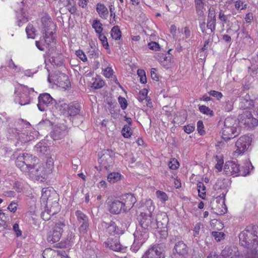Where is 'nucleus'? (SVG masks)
<instances>
[{
    "mask_svg": "<svg viewBox=\"0 0 258 258\" xmlns=\"http://www.w3.org/2000/svg\"><path fill=\"white\" fill-rule=\"evenodd\" d=\"M45 211L42 213L41 217L43 220L47 221L50 219V216H53L58 213L60 210L59 203L56 201H51L50 203L43 205Z\"/></svg>",
    "mask_w": 258,
    "mask_h": 258,
    "instance_id": "obj_9",
    "label": "nucleus"
},
{
    "mask_svg": "<svg viewBox=\"0 0 258 258\" xmlns=\"http://www.w3.org/2000/svg\"><path fill=\"white\" fill-rule=\"evenodd\" d=\"M58 250H53L51 248H46L43 252V258H56Z\"/></svg>",
    "mask_w": 258,
    "mask_h": 258,
    "instance_id": "obj_31",
    "label": "nucleus"
},
{
    "mask_svg": "<svg viewBox=\"0 0 258 258\" xmlns=\"http://www.w3.org/2000/svg\"><path fill=\"white\" fill-rule=\"evenodd\" d=\"M147 93L148 92L147 90H142L139 92L137 98L139 101L142 102L145 100L146 101L148 102L146 104L148 106H150V105L151 104V102H150L149 101V99H148L147 97Z\"/></svg>",
    "mask_w": 258,
    "mask_h": 258,
    "instance_id": "obj_35",
    "label": "nucleus"
},
{
    "mask_svg": "<svg viewBox=\"0 0 258 258\" xmlns=\"http://www.w3.org/2000/svg\"><path fill=\"white\" fill-rule=\"evenodd\" d=\"M135 241L139 245H143L149 237L148 233L146 230L137 231L134 233Z\"/></svg>",
    "mask_w": 258,
    "mask_h": 258,
    "instance_id": "obj_20",
    "label": "nucleus"
},
{
    "mask_svg": "<svg viewBox=\"0 0 258 258\" xmlns=\"http://www.w3.org/2000/svg\"><path fill=\"white\" fill-rule=\"evenodd\" d=\"M36 160V157H33L29 154H20L16 159V165L22 171L29 174L31 170L33 169Z\"/></svg>",
    "mask_w": 258,
    "mask_h": 258,
    "instance_id": "obj_3",
    "label": "nucleus"
},
{
    "mask_svg": "<svg viewBox=\"0 0 258 258\" xmlns=\"http://www.w3.org/2000/svg\"><path fill=\"white\" fill-rule=\"evenodd\" d=\"M251 139L248 136L240 137L235 143V150L233 152V155L238 156L244 153L250 145Z\"/></svg>",
    "mask_w": 258,
    "mask_h": 258,
    "instance_id": "obj_7",
    "label": "nucleus"
},
{
    "mask_svg": "<svg viewBox=\"0 0 258 258\" xmlns=\"http://www.w3.org/2000/svg\"><path fill=\"white\" fill-rule=\"evenodd\" d=\"M38 103L37 106L41 111H46L50 106L55 103V100L53 99L48 93H42L38 97Z\"/></svg>",
    "mask_w": 258,
    "mask_h": 258,
    "instance_id": "obj_10",
    "label": "nucleus"
},
{
    "mask_svg": "<svg viewBox=\"0 0 258 258\" xmlns=\"http://www.w3.org/2000/svg\"><path fill=\"white\" fill-rule=\"evenodd\" d=\"M145 211H147L148 214H152V212L154 211L155 206L153 204L152 200L149 199L146 201L144 205L143 206Z\"/></svg>",
    "mask_w": 258,
    "mask_h": 258,
    "instance_id": "obj_36",
    "label": "nucleus"
},
{
    "mask_svg": "<svg viewBox=\"0 0 258 258\" xmlns=\"http://www.w3.org/2000/svg\"><path fill=\"white\" fill-rule=\"evenodd\" d=\"M199 110L202 113L205 114L212 115L213 114V111L211 110L209 107L205 105L200 106Z\"/></svg>",
    "mask_w": 258,
    "mask_h": 258,
    "instance_id": "obj_51",
    "label": "nucleus"
},
{
    "mask_svg": "<svg viewBox=\"0 0 258 258\" xmlns=\"http://www.w3.org/2000/svg\"><path fill=\"white\" fill-rule=\"evenodd\" d=\"M107 231L110 234H115L118 233L117 231V227L115 223L113 222H111L109 225L107 227Z\"/></svg>",
    "mask_w": 258,
    "mask_h": 258,
    "instance_id": "obj_43",
    "label": "nucleus"
},
{
    "mask_svg": "<svg viewBox=\"0 0 258 258\" xmlns=\"http://www.w3.org/2000/svg\"><path fill=\"white\" fill-rule=\"evenodd\" d=\"M98 38L101 41L102 46L106 49L109 48V44L108 43L107 37L102 33L98 34Z\"/></svg>",
    "mask_w": 258,
    "mask_h": 258,
    "instance_id": "obj_44",
    "label": "nucleus"
},
{
    "mask_svg": "<svg viewBox=\"0 0 258 258\" xmlns=\"http://www.w3.org/2000/svg\"><path fill=\"white\" fill-rule=\"evenodd\" d=\"M75 215L77 222L80 225L79 230L81 239L83 238L85 240L88 239L90 234L88 232L89 224L88 216L80 210H77Z\"/></svg>",
    "mask_w": 258,
    "mask_h": 258,
    "instance_id": "obj_4",
    "label": "nucleus"
},
{
    "mask_svg": "<svg viewBox=\"0 0 258 258\" xmlns=\"http://www.w3.org/2000/svg\"><path fill=\"white\" fill-rule=\"evenodd\" d=\"M224 172L225 174L229 176L233 175L245 176L249 173L248 169L246 171L243 167L240 169L239 166L234 161L226 162L224 167Z\"/></svg>",
    "mask_w": 258,
    "mask_h": 258,
    "instance_id": "obj_5",
    "label": "nucleus"
},
{
    "mask_svg": "<svg viewBox=\"0 0 258 258\" xmlns=\"http://www.w3.org/2000/svg\"><path fill=\"white\" fill-rule=\"evenodd\" d=\"M212 235L217 241H220L221 239H224L225 234L222 232L213 231L212 232Z\"/></svg>",
    "mask_w": 258,
    "mask_h": 258,
    "instance_id": "obj_50",
    "label": "nucleus"
},
{
    "mask_svg": "<svg viewBox=\"0 0 258 258\" xmlns=\"http://www.w3.org/2000/svg\"><path fill=\"white\" fill-rule=\"evenodd\" d=\"M203 228V225L200 223L196 224L194 229V236L198 237L200 234V231Z\"/></svg>",
    "mask_w": 258,
    "mask_h": 258,
    "instance_id": "obj_57",
    "label": "nucleus"
},
{
    "mask_svg": "<svg viewBox=\"0 0 258 258\" xmlns=\"http://www.w3.org/2000/svg\"><path fill=\"white\" fill-rule=\"evenodd\" d=\"M218 196L224 197L227 192V181L223 178H219L213 186Z\"/></svg>",
    "mask_w": 258,
    "mask_h": 258,
    "instance_id": "obj_17",
    "label": "nucleus"
},
{
    "mask_svg": "<svg viewBox=\"0 0 258 258\" xmlns=\"http://www.w3.org/2000/svg\"><path fill=\"white\" fill-rule=\"evenodd\" d=\"M96 11L101 18L106 19L108 15V11L107 8L104 4L101 3L97 4Z\"/></svg>",
    "mask_w": 258,
    "mask_h": 258,
    "instance_id": "obj_26",
    "label": "nucleus"
},
{
    "mask_svg": "<svg viewBox=\"0 0 258 258\" xmlns=\"http://www.w3.org/2000/svg\"><path fill=\"white\" fill-rule=\"evenodd\" d=\"M197 188L199 196L204 199L206 193V186L202 182H199L197 184Z\"/></svg>",
    "mask_w": 258,
    "mask_h": 258,
    "instance_id": "obj_39",
    "label": "nucleus"
},
{
    "mask_svg": "<svg viewBox=\"0 0 258 258\" xmlns=\"http://www.w3.org/2000/svg\"><path fill=\"white\" fill-rule=\"evenodd\" d=\"M232 4H234V11L236 12L237 10L240 12L241 10H245L247 8V5L244 4L243 2L240 0H231Z\"/></svg>",
    "mask_w": 258,
    "mask_h": 258,
    "instance_id": "obj_32",
    "label": "nucleus"
},
{
    "mask_svg": "<svg viewBox=\"0 0 258 258\" xmlns=\"http://www.w3.org/2000/svg\"><path fill=\"white\" fill-rule=\"evenodd\" d=\"M67 133V126L62 124L55 126L51 132V137L54 140H60L66 136Z\"/></svg>",
    "mask_w": 258,
    "mask_h": 258,
    "instance_id": "obj_16",
    "label": "nucleus"
},
{
    "mask_svg": "<svg viewBox=\"0 0 258 258\" xmlns=\"http://www.w3.org/2000/svg\"><path fill=\"white\" fill-rule=\"evenodd\" d=\"M13 229L15 232L17 237H19L22 235V232L19 229L18 224L15 223L13 226Z\"/></svg>",
    "mask_w": 258,
    "mask_h": 258,
    "instance_id": "obj_62",
    "label": "nucleus"
},
{
    "mask_svg": "<svg viewBox=\"0 0 258 258\" xmlns=\"http://www.w3.org/2000/svg\"><path fill=\"white\" fill-rule=\"evenodd\" d=\"M142 258H164V254L159 245H154L145 252Z\"/></svg>",
    "mask_w": 258,
    "mask_h": 258,
    "instance_id": "obj_13",
    "label": "nucleus"
},
{
    "mask_svg": "<svg viewBox=\"0 0 258 258\" xmlns=\"http://www.w3.org/2000/svg\"><path fill=\"white\" fill-rule=\"evenodd\" d=\"M105 244L107 247L115 251H120L122 249V246L120 243L119 240L116 238L108 239L107 241L105 242Z\"/></svg>",
    "mask_w": 258,
    "mask_h": 258,
    "instance_id": "obj_21",
    "label": "nucleus"
},
{
    "mask_svg": "<svg viewBox=\"0 0 258 258\" xmlns=\"http://www.w3.org/2000/svg\"><path fill=\"white\" fill-rule=\"evenodd\" d=\"M238 121L235 118L227 117L225 119L224 127L222 128V138L226 141L238 136Z\"/></svg>",
    "mask_w": 258,
    "mask_h": 258,
    "instance_id": "obj_1",
    "label": "nucleus"
},
{
    "mask_svg": "<svg viewBox=\"0 0 258 258\" xmlns=\"http://www.w3.org/2000/svg\"><path fill=\"white\" fill-rule=\"evenodd\" d=\"M158 59L161 65L166 68H169L172 65L171 56H170L169 54L168 56H167L166 54H160L158 55Z\"/></svg>",
    "mask_w": 258,
    "mask_h": 258,
    "instance_id": "obj_24",
    "label": "nucleus"
},
{
    "mask_svg": "<svg viewBox=\"0 0 258 258\" xmlns=\"http://www.w3.org/2000/svg\"><path fill=\"white\" fill-rule=\"evenodd\" d=\"M8 209L10 212L15 213L17 209V203L14 202H11L9 205Z\"/></svg>",
    "mask_w": 258,
    "mask_h": 258,
    "instance_id": "obj_61",
    "label": "nucleus"
},
{
    "mask_svg": "<svg viewBox=\"0 0 258 258\" xmlns=\"http://www.w3.org/2000/svg\"><path fill=\"white\" fill-rule=\"evenodd\" d=\"M76 54L83 61L85 62L87 60V57L83 50L81 49L77 50L76 51Z\"/></svg>",
    "mask_w": 258,
    "mask_h": 258,
    "instance_id": "obj_54",
    "label": "nucleus"
},
{
    "mask_svg": "<svg viewBox=\"0 0 258 258\" xmlns=\"http://www.w3.org/2000/svg\"><path fill=\"white\" fill-rule=\"evenodd\" d=\"M174 249L176 252L180 255H184L187 253V246L183 241H179L175 244Z\"/></svg>",
    "mask_w": 258,
    "mask_h": 258,
    "instance_id": "obj_28",
    "label": "nucleus"
},
{
    "mask_svg": "<svg viewBox=\"0 0 258 258\" xmlns=\"http://www.w3.org/2000/svg\"><path fill=\"white\" fill-rule=\"evenodd\" d=\"M139 218L141 227L145 230L157 227L156 220L153 217V214L141 212Z\"/></svg>",
    "mask_w": 258,
    "mask_h": 258,
    "instance_id": "obj_8",
    "label": "nucleus"
},
{
    "mask_svg": "<svg viewBox=\"0 0 258 258\" xmlns=\"http://www.w3.org/2000/svg\"><path fill=\"white\" fill-rule=\"evenodd\" d=\"M65 226L66 225L63 222H59L55 224L48 233L47 241L51 243L58 242L61 236Z\"/></svg>",
    "mask_w": 258,
    "mask_h": 258,
    "instance_id": "obj_6",
    "label": "nucleus"
},
{
    "mask_svg": "<svg viewBox=\"0 0 258 258\" xmlns=\"http://www.w3.org/2000/svg\"><path fill=\"white\" fill-rule=\"evenodd\" d=\"M104 85V82L99 79H96L92 83V87L95 89L102 88Z\"/></svg>",
    "mask_w": 258,
    "mask_h": 258,
    "instance_id": "obj_53",
    "label": "nucleus"
},
{
    "mask_svg": "<svg viewBox=\"0 0 258 258\" xmlns=\"http://www.w3.org/2000/svg\"><path fill=\"white\" fill-rule=\"evenodd\" d=\"M115 153L110 150L103 151L99 155L98 162L102 167L107 168L114 161Z\"/></svg>",
    "mask_w": 258,
    "mask_h": 258,
    "instance_id": "obj_11",
    "label": "nucleus"
},
{
    "mask_svg": "<svg viewBox=\"0 0 258 258\" xmlns=\"http://www.w3.org/2000/svg\"><path fill=\"white\" fill-rule=\"evenodd\" d=\"M92 27L95 29V32L100 34L102 33L103 28L102 24L99 20H95L92 23Z\"/></svg>",
    "mask_w": 258,
    "mask_h": 258,
    "instance_id": "obj_40",
    "label": "nucleus"
},
{
    "mask_svg": "<svg viewBox=\"0 0 258 258\" xmlns=\"http://www.w3.org/2000/svg\"><path fill=\"white\" fill-rule=\"evenodd\" d=\"M239 240L241 244L244 246H247L249 245V240L245 237V233L241 232L239 235Z\"/></svg>",
    "mask_w": 258,
    "mask_h": 258,
    "instance_id": "obj_45",
    "label": "nucleus"
},
{
    "mask_svg": "<svg viewBox=\"0 0 258 258\" xmlns=\"http://www.w3.org/2000/svg\"><path fill=\"white\" fill-rule=\"evenodd\" d=\"M168 166L171 169L175 170L178 168L179 164L176 159L173 158L169 162Z\"/></svg>",
    "mask_w": 258,
    "mask_h": 258,
    "instance_id": "obj_49",
    "label": "nucleus"
},
{
    "mask_svg": "<svg viewBox=\"0 0 258 258\" xmlns=\"http://www.w3.org/2000/svg\"><path fill=\"white\" fill-rule=\"evenodd\" d=\"M253 105V101L251 100L243 98L240 99L239 106L243 110L252 109Z\"/></svg>",
    "mask_w": 258,
    "mask_h": 258,
    "instance_id": "obj_29",
    "label": "nucleus"
},
{
    "mask_svg": "<svg viewBox=\"0 0 258 258\" xmlns=\"http://www.w3.org/2000/svg\"><path fill=\"white\" fill-rule=\"evenodd\" d=\"M247 258H258V251L255 249H252L248 253Z\"/></svg>",
    "mask_w": 258,
    "mask_h": 258,
    "instance_id": "obj_64",
    "label": "nucleus"
},
{
    "mask_svg": "<svg viewBox=\"0 0 258 258\" xmlns=\"http://www.w3.org/2000/svg\"><path fill=\"white\" fill-rule=\"evenodd\" d=\"M64 108L68 109V114L70 116H75L78 114L80 110V106L77 105H68L67 104H64Z\"/></svg>",
    "mask_w": 258,
    "mask_h": 258,
    "instance_id": "obj_30",
    "label": "nucleus"
},
{
    "mask_svg": "<svg viewBox=\"0 0 258 258\" xmlns=\"http://www.w3.org/2000/svg\"><path fill=\"white\" fill-rule=\"evenodd\" d=\"M118 102L120 105V107L122 109H125L127 106V102L126 100L124 98L119 96L118 97Z\"/></svg>",
    "mask_w": 258,
    "mask_h": 258,
    "instance_id": "obj_58",
    "label": "nucleus"
},
{
    "mask_svg": "<svg viewBox=\"0 0 258 258\" xmlns=\"http://www.w3.org/2000/svg\"><path fill=\"white\" fill-rule=\"evenodd\" d=\"M120 201L122 203L123 212H127L133 208L137 200L133 194L128 193L121 197Z\"/></svg>",
    "mask_w": 258,
    "mask_h": 258,
    "instance_id": "obj_14",
    "label": "nucleus"
},
{
    "mask_svg": "<svg viewBox=\"0 0 258 258\" xmlns=\"http://www.w3.org/2000/svg\"><path fill=\"white\" fill-rule=\"evenodd\" d=\"M204 0H195L196 10L198 15L200 16L204 15Z\"/></svg>",
    "mask_w": 258,
    "mask_h": 258,
    "instance_id": "obj_34",
    "label": "nucleus"
},
{
    "mask_svg": "<svg viewBox=\"0 0 258 258\" xmlns=\"http://www.w3.org/2000/svg\"><path fill=\"white\" fill-rule=\"evenodd\" d=\"M56 196V194L51 187L43 188L42 189V195L40 202L42 206L45 204L50 203L52 201V197Z\"/></svg>",
    "mask_w": 258,
    "mask_h": 258,
    "instance_id": "obj_18",
    "label": "nucleus"
},
{
    "mask_svg": "<svg viewBox=\"0 0 258 258\" xmlns=\"http://www.w3.org/2000/svg\"><path fill=\"white\" fill-rule=\"evenodd\" d=\"M208 18L216 19V8L214 6L209 9Z\"/></svg>",
    "mask_w": 258,
    "mask_h": 258,
    "instance_id": "obj_56",
    "label": "nucleus"
},
{
    "mask_svg": "<svg viewBox=\"0 0 258 258\" xmlns=\"http://www.w3.org/2000/svg\"><path fill=\"white\" fill-rule=\"evenodd\" d=\"M207 28L210 30L211 32H213L216 28V19L208 18Z\"/></svg>",
    "mask_w": 258,
    "mask_h": 258,
    "instance_id": "obj_42",
    "label": "nucleus"
},
{
    "mask_svg": "<svg viewBox=\"0 0 258 258\" xmlns=\"http://www.w3.org/2000/svg\"><path fill=\"white\" fill-rule=\"evenodd\" d=\"M37 136L36 132H30L28 130L20 131L17 140L22 143H26L34 140Z\"/></svg>",
    "mask_w": 258,
    "mask_h": 258,
    "instance_id": "obj_19",
    "label": "nucleus"
},
{
    "mask_svg": "<svg viewBox=\"0 0 258 258\" xmlns=\"http://www.w3.org/2000/svg\"><path fill=\"white\" fill-rule=\"evenodd\" d=\"M53 30L47 29L45 32H43V39L44 42L47 45H49L54 40V36L52 32Z\"/></svg>",
    "mask_w": 258,
    "mask_h": 258,
    "instance_id": "obj_27",
    "label": "nucleus"
},
{
    "mask_svg": "<svg viewBox=\"0 0 258 258\" xmlns=\"http://www.w3.org/2000/svg\"><path fill=\"white\" fill-rule=\"evenodd\" d=\"M32 169L29 173L30 176L36 178L39 177L44 178L45 176L50 173L53 169V160L51 157L47 158L45 164L34 165Z\"/></svg>",
    "mask_w": 258,
    "mask_h": 258,
    "instance_id": "obj_2",
    "label": "nucleus"
},
{
    "mask_svg": "<svg viewBox=\"0 0 258 258\" xmlns=\"http://www.w3.org/2000/svg\"><path fill=\"white\" fill-rule=\"evenodd\" d=\"M122 203L118 199H111L107 203L108 211L113 214H118L123 212Z\"/></svg>",
    "mask_w": 258,
    "mask_h": 258,
    "instance_id": "obj_15",
    "label": "nucleus"
},
{
    "mask_svg": "<svg viewBox=\"0 0 258 258\" xmlns=\"http://www.w3.org/2000/svg\"><path fill=\"white\" fill-rule=\"evenodd\" d=\"M231 0H228L226 2L225 4V6L226 8L230 11L233 15H235L236 14V12L234 11V4H232Z\"/></svg>",
    "mask_w": 258,
    "mask_h": 258,
    "instance_id": "obj_48",
    "label": "nucleus"
},
{
    "mask_svg": "<svg viewBox=\"0 0 258 258\" xmlns=\"http://www.w3.org/2000/svg\"><path fill=\"white\" fill-rule=\"evenodd\" d=\"M57 85L63 89H67L70 86V82L67 76L61 74L57 79Z\"/></svg>",
    "mask_w": 258,
    "mask_h": 258,
    "instance_id": "obj_22",
    "label": "nucleus"
},
{
    "mask_svg": "<svg viewBox=\"0 0 258 258\" xmlns=\"http://www.w3.org/2000/svg\"><path fill=\"white\" fill-rule=\"evenodd\" d=\"M113 74V71L111 67H107L103 71V75L107 78H111Z\"/></svg>",
    "mask_w": 258,
    "mask_h": 258,
    "instance_id": "obj_55",
    "label": "nucleus"
},
{
    "mask_svg": "<svg viewBox=\"0 0 258 258\" xmlns=\"http://www.w3.org/2000/svg\"><path fill=\"white\" fill-rule=\"evenodd\" d=\"M111 35L113 39L115 40H119L121 38V34L118 26H114L111 31Z\"/></svg>",
    "mask_w": 258,
    "mask_h": 258,
    "instance_id": "obj_38",
    "label": "nucleus"
},
{
    "mask_svg": "<svg viewBox=\"0 0 258 258\" xmlns=\"http://www.w3.org/2000/svg\"><path fill=\"white\" fill-rule=\"evenodd\" d=\"M20 132V130H19L16 127L10 128L8 130V133L10 135V136H11L12 137H14L17 139L18 138V135L19 134Z\"/></svg>",
    "mask_w": 258,
    "mask_h": 258,
    "instance_id": "obj_52",
    "label": "nucleus"
},
{
    "mask_svg": "<svg viewBox=\"0 0 258 258\" xmlns=\"http://www.w3.org/2000/svg\"><path fill=\"white\" fill-rule=\"evenodd\" d=\"M59 2L63 7L72 6L74 4V0H59Z\"/></svg>",
    "mask_w": 258,
    "mask_h": 258,
    "instance_id": "obj_60",
    "label": "nucleus"
},
{
    "mask_svg": "<svg viewBox=\"0 0 258 258\" xmlns=\"http://www.w3.org/2000/svg\"><path fill=\"white\" fill-rule=\"evenodd\" d=\"M41 22L43 26V32H45L47 29H49V30H53L55 26L54 23L51 21V18L48 15L43 16L41 18Z\"/></svg>",
    "mask_w": 258,
    "mask_h": 258,
    "instance_id": "obj_23",
    "label": "nucleus"
},
{
    "mask_svg": "<svg viewBox=\"0 0 258 258\" xmlns=\"http://www.w3.org/2000/svg\"><path fill=\"white\" fill-rule=\"evenodd\" d=\"M26 32L28 38L34 39L36 35V30L33 25L29 24L26 28Z\"/></svg>",
    "mask_w": 258,
    "mask_h": 258,
    "instance_id": "obj_37",
    "label": "nucleus"
},
{
    "mask_svg": "<svg viewBox=\"0 0 258 258\" xmlns=\"http://www.w3.org/2000/svg\"><path fill=\"white\" fill-rule=\"evenodd\" d=\"M148 47L150 49L157 51L160 49L159 44L156 42H151L148 43Z\"/></svg>",
    "mask_w": 258,
    "mask_h": 258,
    "instance_id": "obj_59",
    "label": "nucleus"
},
{
    "mask_svg": "<svg viewBox=\"0 0 258 258\" xmlns=\"http://www.w3.org/2000/svg\"><path fill=\"white\" fill-rule=\"evenodd\" d=\"M209 94L214 97L217 98L218 99L221 98L223 96V95L221 92L214 90L211 91L209 92Z\"/></svg>",
    "mask_w": 258,
    "mask_h": 258,
    "instance_id": "obj_63",
    "label": "nucleus"
},
{
    "mask_svg": "<svg viewBox=\"0 0 258 258\" xmlns=\"http://www.w3.org/2000/svg\"><path fill=\"white\" fill-rule=\"evenodd\" d=\"M239 119L240 120L241 123L249 128H253L258 124L257 119L252 117L249 110H246L241 114L239 116Z\"/></svg>",
    "mask_w": 258,
    "mask_h": 258,
    "instance_id": "obj_12",
    "label": "nucleus"
},
{
    "mask_svg": "<svg viewBox=\"0 0 258 258\" xmlns=\"http://www.w3.org/2000/svg\"><path fill=\"white\" fill-rule=\"evenodd\" d=\"M122 175L118 172H112L108 174L107 176L108 181L111 183H114L121 179Z\"/></svg>",
    "mask_w": 258,
    "mask_h": 258,
    "instance_id": "obj_33",
    "label": "nucleus"
},
{
    "mask_svg": "<svg viewBox=\"0 0 258 258\" xmlns=\"http://www.w3.org/2000/svg\"><path fill=\"white\" fill-rule=\"evenodd\" d=\"M231 248L226 247L222 251L221 254L218 255L215 252H211L209 253L207 258H227L229 256V253L231 254Z\"/></svg>",
    "mask_w": 258,
    "mask_h": 258,
    "instance_id": "obj_25",
    "label": "nucleus"
},
{
    "mask_svg": "<svg viewBox=\"0 0 258 258\" xmlns=\"http://www.w3.org/2000/svg\"><path fill=\"white\" fill-rule=\"evenodd\" d=\"M121 133L122 136L126 138L131 137V136L132 135L131 127L127 125H124L122 130Z\"/></svg>",
    "mask_w": 258,
    "mask_h": 258,
    "instance_id": "obj_47",
    "label": "nucleus"
},
{
    "mask_svg": "<svg viewBox=\"0 0 258 258\" xmlns=\"http://www.w3.org/2000/svg\"><path fill=\"white\" fill-rule=\"evenodd\" d=\"M35 147L37 152L42 154H45L48 149L47 147L42 143L37 144Z\"/></svg>",
    "mask_w": 258,
    "mask_h": 258,
    "instance_id": "obj_46",
    "label": "nucleus"
},
{
    "mask_svg": "<svg viewBox=\"0 0 258 258\" xmlns=\"http://www.w3.org/2000/svg\"><path fill=\"white\" fill-rule=\"evenodd\" d=\"M156 196L157 198L162 202H165L168 200V197L167 194L165 192L161 190L156 191Z\"/></svg>",
    "mask_w": 258,
    "mask_h": 258,
    "instance_id": "obj_41",
    "label": "nucleus"
}]
</instances>
